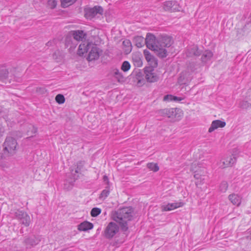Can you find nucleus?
Instances as JSON below:
<instances>
[{
    "label": "nucleus",
    "instance_id": "c85d7f7f",
    "mask_svg": "<svg viewBox=\"0 0 251 251\" xmlns=\"http://www.w3.org/2000/svg\"><path fill=\"white\" fill-rule=\"evenodd\" d=\"M76 0H60L62 7L65 8L73 4Z\"/></svg>",
    "mask_w": 251,
    "mask_h": 251
},
{
    "label": "nucleus",
    "instance_id": "a18cd8bd",
    "mask_svg": "<svg viewBox=\"0 0 251 251\" xmlns=\"http://www.w3.org/2000/svg\"><path fill=\"white\" fill-rule=\"evenodd\" d=\"M248 94H250L249 97H250L251 95V89L248 91Z\"/></svg>",
    "mask_w": 251,
    "mask_h": 251
},
{
    "label": "nucleus",
    "instance_id": "f8f14e48",
    "mask_svg": "<svg viewBox=\"0 0 251 251\" xmlns=\"http://www.w3.org/2000/svg\"><path fill=\"white\" fill-rule=\"evenodd\" d=\"M236 162V158L234 156H229L223 158L219 163L220 167L225 168L231 166Z\"/></svg>",
    "mask_w": 251,
    "mask_h": 251
},
{
    "label": "nucleus",
    "instance_id": "c756f323",
    "mask_svg": "<svg viewBox=\"0 0 251 251\" xmlns=\"http://www.w3.org/2000/svg\"><path fill=\"white\" fill-rule=\"evenodd\" d=\"M109 192H110V191H109V187H106L105 188V189H104L101 192V193L99 197V198L100 199H102V200L105 199L109 195Z\"/></svg>",
    "mask_w": 251,
    "mask_h": 251
},
{
    "label": "nucleus",
    "instance_id": "c03bdc74",
    "mask_svg": "<svg viewBox=\"0 0 251 251\" xmlns=\"http://www.w3.org/2000/svg\"><path fill=\"white\" fill-rule=\"evenodd\" d=\"M32 129H33V132H34V133H36V131H37L36 129V128H35L34 127H32Z\"/></svg>",
    "mask_w": 251,
    "mask_h": 251
},
{
    "label": "nucleus",
    "instance_id": "4468645a",
    "mask_svg": "<svg viewBox=\"0 0 251 251\" xmlns=\"http://www.w3.org/2000/svg\"><path fill=\"white\" fill-rule=\"evenodd\" d=\"M197 166V163H193L191 166V171L194 172L195 173L194 177L197 179V181H196V185L198 186L199 185L202 184L204 181V178H203L202 176L203 175H200L198 172V171L197 170H195V168Z\"/></svg>",
    "mask_w": 251,
    "mask_h": 251
},
{
    "label": "nucleus",
    "instance_id": "412c9836",
    "mask_svg": "<svg viewBox=\"0 0 251 251\" xmlns=\"http://www.w3.org/2000/svg\"><path fill=\"white\" fill-rule=\"evenodd\" d=\"M73 36L75 40L77 41H82L85 38L86 34L82 30H76L74 31Z\"/></svg>",
    "mask_w": 251,
    "mask_h": 251
},
{
    "label": "nucleus",
    "instance_id": "f03ea898",
    "mask_svg": "<svg viewBox=\"0 0 251 251\" xmlns=\"http://www.w3.org/2000/svg\"><path fill=\"white\" fill-rule=\"evenodd\" d=\"M88 51L89 54L87 59L89 61L97 60L101 52V50L96 44L88 41L83 42L79 46L77 51L78 54L81 56Z\"/></svg>",
    "mask_w": 251,
    "mask_h": 251
},
{
    "label": "nucleus",
    "instance_id": "20e7f679",
    "mask_svg": "<svg viewBox=\"0 0 251 251\" xmlns=\"http://www.w3.org/2000/svg\"><path fill=\"white\" fill-rule=\"evenodd\" d=\"M158 113L162 116L170 118L173 122L179 121L183 116L182 110L177 108L161 109Z\"/></svg>",
    "mask_w": 251,
    "mask_h": 251
},
{
    "label": "nucleus",
    "instance_id": "473e14b6",
    "mask_svg": "<svg viewBox=\"0 0 251 251\" xmlns=\"http://www.w3.org/2000/svg\"><path fill=\"white\" fill-rule=\"evenodd\" d=\"M247 94L248 95V96L249 97L247 99L250 101V102L247 101H242L240 103V106L243 108H247L251 106V94L250 97H249L250 94H249L248 93Z\"/></svg>",
    "mask_w": 251,
    "mask_h": 251
},
{
    "label": "nucleus",
    "instance_id": "2eb2a0df",
    "mask_svg": "<svg viewBox=\"0 0 251 251\" xmlns=\"http://www.w3.org/2000/svg\"><path fill=\"white\" fill-rule=\"evenodd\" d=\"M187 57H192L193 56H199L201 54L198 50V46L193 45L190 46L185 51Z\"/></svg>",
    "mask_w": 251,
    "mask_h": 251
},
{
    "label": "nucleus",
    "instance_id": "f3484780",
    "mask_svg": "<svg viewBox=\"0 0 251 251\" xmlns=\"http://www.w3.org/2000/svg\"><path fill=\"white\" fill-rule=\"evenodd\" d=\"M94 227L93 224L88 221H84L77 226V229L79 231H87L92 229Z\"/></svg>",
    "mask_w": 251,
    "mask_h": 251
},
{
    "label": "nucleus",
    "instance_id": "a19ab883",
    "mask_svg": "<svg viewBox=\"0 0 251 251\" xmlns=\"http://www.w3.org/2000/svg\"><path fill=\"white\" fill-rule=\"evenodd\" d=\"M73 183L72 182H71L69 186H67V184L66 183H65L64 184V188L66 189H67V190H69L70 189V188H72V186H73Z\"/></svg>",
    "mask_w": 251,
    "mask_h": 251
},
{
    "label": "nucleus",
    "instance_id": "9d476101",
    "mask_svg": "<svg viewBox=\"0 0 251 251\" xmlns=\"http://www.w3.org/2000/svg\"><path fill=\"white\" fill-rule=\"evenodd\" d=\"M153 67H147L145 70L146 78L149 82H154L158 80V76L154 72Z\"/></svg>",
    "mask_w": 251,
    "mask_h": 251
},
{
    "label": "nucleus",
    "instance_id": "e433bc0d",
    "mask_svg": "<svg viewBox=\"0 0 251 251\" xmlns=\"http://www.w3.org/2000/svg\"><path fill=\"white\" fill-rule=\"evenodd\" d=\"M65 100L64 96L62 94H58L55 97V100L59 104H63Z\"/></svg>",
    "mask_w": 251,
    "mask_h": 251
},
{
    "label": "nucleus",
    "instance_id": "7c9ffc66",
    "mask_svg": "<svg viewBox=\"0 0 251 251\" xmlns=\"http://www.w3.org/2000/svg\"><path fill=\"white\" fill-rule=\"evenodd\" d=\"M147 166L150 170L154 172H157L159 169L157 164L154 163H149L147 164Z\"/></svg>",
    "mask_w": 251,
    "mask_h": 251
},
{
    "label": "nucleus",
    "instance_id": "a211bd4d",
    "mask_svg": "<svg viewBox=\"0 0 251 251\" xmlns=\"http://www.w3.org/2000/svg\"><path fill=\"white\" fill-rule=\"evenodd\" d=\"M228 199L235 205L239 206L241 202V197L236 194H232L228 196Z\"/></svg>",
    "mask_w": 251,
    "mask_h": 251
},
{
    "label": "nucleus",
    "instance_id": "5701e85b",
    "mask_svg": "<svg viewBox=\"0 0 251 251\" xmlns=\"http://www.w3.org/2000/svg\"><path fill=\"white\" fill-rule=\"evenodd\" d=\"M40 241V239L35 236H32L26 238L25 242L27 245L34 246L37 245Z\"/></svg>",
    "mask_w": 251,
    "mask_h": 251
},
{
    "label": "nucleus",
    "instance_id": "ea45409f",
    "mask_svg": "<svg viewBox=\"0 0 251 251\" xmlns=\"http://www.w3.org/2000/svg\"><path fill=\"white\" fill-rule=\"evenodd\" d=\"M184 99L183 98L178 97L176 96H175L173 95V101H181Z\"/></svg>",
    "mask_w": 251,
    "mask_h": 251
},
{
    "label": "nucleus",
    "instance_id": "f704fd0d",
    "mask_svg": "<svg viewBox=\"0 0 251 251\" xmlns=\"http://www.w3.org/2000/svg\"><path fill=\"white\" fill-rule=\"evenodd\" d=\"M228 188V184L226 181H223L221 182L220 185V190L221 192L225 193L226 191Z\"/></svg>",
    "mask_w": 251,
    "mask_h": 251
},
{
    "label": "nucleus",
    "instance_id": "6e6552de",
    "mask_svg": "<svg viewBox=\"0 0 251 251\" xmlns=\"http://www.w3.org/2000/svg\"><path fill=\"white\" fill-rule=\"evenodd\" d=\"M103 9L100 6H95L92 8H88L85 10V16L87 19H91L97 14L102 15Z\"/></svg>",
    "mask_w": 251,
    "mask_h": 251
},
{
    "label": "nucleus",
    "instance_id": "49530a36",
    "mask_svg": "<svg viewBox=\"0 0 251 251\" xmlns=\"http://www.w3.org/2000/svg\"><path fill=\"white\" fill-rule=\"evenodd\" d=\"M181 76H180V78L178 79V81H179V82H180V79H181Z\"/></svg>",
    "mask_w": 251,
    "mask_h": 251
},
{
    "label": "nucleus",
    "instance_id": "a878e982",
    "mask_svg": "<svg viewBox=\"0 0 251 251\" xmlns=\"http://www.w3.org/2000/svg\"><path fill=\"white\" fill-rule=\"evenodd\" d=\"M123 44L126 49H125L126 53H129L132 50V45L129 40H125L123 41Z\"/></svg>",
    "mask_w": 251,
    "mask_h": 251
},
{
    "label": "nucleus",
    "instance_id": "4c0bfd02",
    "mask_svg": "<svg viewBox=\"0 0 251 251\" xmlns=\"http://www.w3.org/2000/svg\"><path fill=\"white\" fill-rule=\"evenodd\" d=\"M57 3V0H48V5L51 9L54 8Z\"/></svg>",
    "mask_w": 251,
    "mask_h": 251
},
{
    "label": "nucleus",
    "instance_id": "9b49d317",
    "mask_svg": "<svg viewBox=\"0 0 251 251\" xmlns=\"http://www.w3.org/2000/svg\"><path fill=\"white\" fill-rule=\"evenodd\" d=\"M144 55L146 60L150 65L149 67L155 68L157 66L158 63L157 59L151 54L149 50H144Z\"/></svg>",
    "mask_w": 251,
    "mask_h": 251
},
{
    "label": "nucleus",
    "instance_id": "bb28decb",
    "mask_svg": "<svg viewBox=\"0 0 251 251\" xmlns=\"http://www.w3.org/2000/svg\"><path fill=\"white\" fill-rule=\"evenodd\" d=\"M8 74V71L5 67H1L0 69V79H5Z\"/></svg>",
    "mask_w": 251,
    "mask_h": 251
},
{
    "label": "nucleus",
    "instance_id": "cd10ccee",
    "mask_svg": "<svg viewBox=\"0 0 251 251\" xmlns=\"http://www.w3.org/2000/svg\"><path fill=\"white\" fill-rule=\"evenodd\" d=\"M173 5V0L165 1L163 3V8L165 11H170L172 12Z\"/></svg>",
    "mask_w": 251,
    "mask_h": 251
},
{
    "label": "nucleus",
    "instance_id": "de8ad7c7",
    "mask_svg": "<svg viewBox=\"0 0 251 251\" xmlns=\"http://www.w3.org/2000/svg\"><path fill=\"white\" fill-rule=\"evenodd\" d=\"M75 173H77L78 171L77 170H75Z\"/></svg>",
    "mask_w": 251,
    "mask_h": 251
},
{
    "label": "nucleus",
    "instance_id": "aec40b11",
    "mask_svg": "<svg viewBox=\"0 0 251 251\" xmlns=\"http://www.w3.org/2000/svg\"><path fill=\"white\" fill-rule=\"evenodd\" d=\"M112 74L113 76L119 82H123L124 81V77L122 73L119 71V69L116 68L112 70Z\"/></svg>",
    "mask_w": 251,
    "mask_h": 251
},
{
    "label": "nucleus",
    "instance_id": "b1692460",
    "mask_svg": "<svg viewBox=\"0 0 251 251\" xmlns=\"http://www.w3.org/2000/svg\"><path fill=\"white\" fill-rule=\"evenodd\" d=\"M133 42L138 48L142 47L145 43V39L142 36H136L133 39Z\"/></svg>",
    "mask_w": 251,
    "mask_h": 251
},
{
    "label": "nucleus",
    "instance_id": "ddd939ff",
    "mask_svg": "<svg viewBox=\"0 0 251 251\" xmlns=\"http://www.w3.org/2000/svg\"><path fill=\"white\" fill-rule=\"evenodd\" d=\"M183 205V202L181 201L174 203H169L167 204L162 205L161 209L162 211H171L182 207Z\"/></svg>",
    "mask_w": 251,
    "mask_h": 251
},
{
    "label": "nucleus",
    "instance_id": "423d86ee",
    "mask_svg": "<svg viewBox=\"0 0 251 251\" xmlns=\"http://www.w3.org/2000/svg\"><path fill=\"white\" fill-rule=\"evenodd\" d=\"M158 47L165 51V57L168 55V51L165 48L170 47L173 44L172 38L169 36H163L158 38Z\"/></svg>",
    "mask_w": 251,
    "mask_h": 251
},
{
    "label": "nucleus",
    "instance_id": "72a5a7b5",
    "mask_svg": "<svg viewBox=\"0 0 251 251\" xmlns=\"http://www.w3.org/2000/svg\"><path fill=\"white\" fill-rule=\"evenodd\" d=\"M101 209L99 208L95 207L92 208L91 211V215L93 217H97L101 213Z\"/></svg>",
    "mask_w": 251,
    "mask_h": 251
},
{
    "label": "nucleus",
    "instance_id": "1a4fd4ad",
    "mask_svg": "<svg viewBox=\"0 0 251 251\" xmlns=\"http://www.w3.org/2000/svg\"><path fill=\"white\" fill-rule=\"evenodd\" d=\"M15 217L20 220V222L27 226L30 223V217L25 212L21 210H17L15 212Z\"/></svg>",
    "mask_w": 251,
    "mask_h": 251
},
{
    "label": "nucleus",
    "instance_id": "0eeeda50",
    "mask_svg": "<svg viewBox=\"0 0 251 251\" xmlns=\"http://www.w3.org/2000/svg\"><path fill=\"white\" fill-rule=\"evenodd\" d=\"M119 229V226L116 223L110 222L104 230V236L107 239H111L118 233Z\"/></svg>",
    "mask_w": 251,
    "mask_h": 251
},
{
    "label": "nucleus",
    "instance_id": "58836bf2",
    "mask_svg": "<svg viewBox=\"0 0 251 251\" xmlns=\"http://www.w3.org/2000/svg\"><path fill=\"white\" fill-rule=\"evenodd\" d=\"M173 95H167L163 98V100L165 101H173Z\"/></svg>",
    "mask_w": 251,
    "mask_h": 251
},
{
    "label": "nucleus",
    "instance_id": "f257e3e1",
    "mask_svg": "<svg viewBox=\"0 0 251 251\" xmlns=\"http://www.w3.org/2000/svg\"><path fill=\"white\" fill-rule=\"evenodd\" d=\"M133 212L130 207L121 208L113 214V219L119 224L123 230L126 231L128 228L127 223L132 219Z\"/></svg>",
    "mask_w": 251,
    "mask_h": 251
},
{
    "label": "nucleus",
    "instance_id": "7ed1b4c3",
    "mask_svg": "<svg viewBox=\"0 0 251 251\" xmlns=\"http://www.w3.org/2000/svg\"><path fill=\"white\" fill-rule=\"evenodd\" d=\"M145 43L148 48L154 51L159 57H165V51L160 49L158 47V45L159 44H158V39H156L153 34L151 33L147 34L145 39Z\"/></svg>",
    "mask_w": 251,
    "mask_h": 251
},
{
    "label": "nucleus",
    "instance_id": "39448f33",
    "mask_svg": "<svg viewBox=\"0 0 251 251\" xmlns=\"http://www.w3.org/2000/svg\"><path fill=\"white\" fill-rule=\"evenodd\" d=\"M17 143L16 140L12 137H8L3 143L4 153L10 156L13 155L16 153V149Z\"/></svg>",
    "mask_w": 251,
    "mask_h": 251
},
{
    "label": "nucleus",
    "instance_id": "2f4dec72",
    "mask_svg": "<svg viewBox=\"0 0 251 251\" xmlns=\"http://www.w3.org/2000/svg\"><path fill=\"white\" fill-rule=\"evenodd\" d=\"M130 63L127 61H125L122 64L121 70L124 72H126L130 69Z\"/></svg>",
    "mask_w": 251,
    "mask_h": 251
},
{
    "label": "nucleus",
    "instance_id": "c9c22d12",
    "mask_svg": "<svg viewBox=\"0 0 251 251\" xmlns=\"http://www.w3.org/2000/svg\"><path fill=\"white\" fill-rule=\"evenodd\" d=\"M181 10V7L176 1H173L172 12L179 11Z\"/></svg>",
    "mask_w": 251,
    "mask_h": 251
},
{
    "label": "nucleus",
    "instance_id": "79ce46f5",
    "mask_svg": "<svg viewBox=\"0 0 251 251\" xmlns=\"http://www.w3.org/2000/svg\"><path fill=\"white\" fill-rule=\"evenodd\" d=\"M103 179L104 181H108V177L106 176H104Z\"/></svg>",
    "mask_w": 251,
    "mask_h": 251
},
{
    "label": "nucleus",
    "instance_id": "393cba45",
    "mask_svg": "<svg viewBox=\"0 0 251 251\" xmlns=\"http://www.w3.org/2000/svg\"><path fill=\"white\" fill-rule=\"evenodd\" d=\"M133 81L135 83H136V85L139 87L143 85L145 82L143 78L139 75H137L133 77Z\"/></svg>",
    "mask_w": 251,
    "mask_h": 251
},
{
    "label": "nucleus",
    "instance_id": "37998d69",
    "mask_svg": "<svg viewBox=\"0 0 251 251\" xmlns=\"http://www.w3.org/2000/svg\"><path fill=\"white\" fill-rule=\"evenodd\" d=\"M248 233L250 234V235L248 236V237L251 239V229L248 232Z\"/></svg>",
    "mask_w": 251,
    "mask_h": 251
},
{
    "label": "nucleus",
    "instance_id": "4be33fe9",
    "mask_svg": "<svg viewBox=\"0 0 251 251\" xmlns=\"http://www.w3.org/2000/svg\"><path fill=\"white\" fill-rule=\"evenodd\" d=\"M213 56V53L210 50H205L201 56V60L204 63H206L209 61Z\"/></svg>",
    "mask_w": 251,
    "mask_h": 251
},
{
    "label": "nucleus",
    "instance_id": "dca6fc26",
    "mask_svg": "<svg viewBox=\"0 0 251 251\" xmlns=\"http://www.w3.org/2000/svg\"><path fill=\"white\" fill-rule=\"evenodd\" d=\"M226 125V123L224 121L221 120H214L212 122L209 128L208 132L211 133L219 127H224Z\"/></svg>",
    "mask_w": 251,
    "mask_h": 251
},
{
    "label": "nucleus",
    "instance_id": "6ab92c4d",
    "mask_svg": "<svg viewBox=\"0 0 251 251\" xmlns=\"http://www.w3.org/2000/svg\"><path fill=\"white\" fill-rule=\"evenodd\" d=\"M132 59L135 66L140 67L142 66L143 63L141 59V55L139 53H133L132 55Z\"/></svg>",
    "mask_w": 251,
    "mask_h": 251
}]
</instances>
